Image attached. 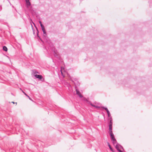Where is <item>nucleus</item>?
Wrapping results in <instances>:
<instances>
[{
	"mask_svg": "<svg viewBox=\"0 0 152 152\" xmlns=\"http://www.w3.org/2000/svg\"><path fill=\"white\" fill-rule=\"evenodd\" d=\"M26 4L27 5V7H28L29 6H31V3L29 1L28 2H26Z\"/></svg>",
	"mask_w": 152,
	"mask_h": 152,
	"instance_id": "f8f14e48",
	"label": "nucleus"
},
{
	"mask_svg": "<svg viewBox=\"0 0 152 152\" xmlns=\"http://www.w3.org/2000/svg\"><path fill=\"white\" fill-rule=\"evenodd\" d=\"M28 98H29V99L30 100H31V99H30V97H29Z\"/></svg>",
	"mask_w": 152,
	"mask_h": 152,
	"instance_id": "c85d7f7f",
	"label": "nucleus"
},
{
	"mask_svg": "<svg viewBox=\"0 0 152 152\" xmlns=\"http://www.w3.org/2000/svg\"><path fill=\"white\" fill-rule=\"evenodd\" d=\"M39 23H40V26L41 25V24H42L41 21H39Z\"/></svg>",
	"mask_w": 152,
	"mask_h": 152,
	"instance_id": "4be33fe9",
	"label": "nucleus"
},
{
	"mask_svg": "<svg viewBox=\"0 0 152 152\" xmlns=\"http://www.w3.org/2000/svg\"><path fill=\"white\" fill-rule=\"evenodd\" d=\"M38 30H37V35H38Z\"/></svg>",
	"mask_w": 152,
	"mask_h": 152,
	"instance_id": "393cba45",
	"label": "nucleus"
},
{
	"mask_svg": "<svg viewBox=\"0 0 152 152\" xmlns=\"http://www.w3.org/2000/svg\"><path fill=\"white\" fill-rule=\"evenodd\" d=\"M28 98H29V99L30 100H31V99H30V97H29Z\"/></svg>",
	"mask_w": 152,
	"mask_h": 152,
	"instance_id": "c756f323",
	"label": "nucleus"
},
{
	"mask_svg": "<svg viewBox=\"0 0 152 152\" xmlns=\"http://www.w3.org/2000/svg\"><path fill=\"white\" fill-rule=\"evenodd\" d=\"M107 144H108V146L110 149V150L113 152V148H112V147H111V145H110V144L109 143V142H107Z\"/></svg>",
	"mask_w": 152,
	"mask_h": 152,
	"instance_id": "9b49d317",
	"label": "nucleus"
},
{
	"mask_svg": "<svg viewBox=\"0 0 152 152\" xmlns=\"http://www.w3.org/2000/svg\"><path fill=\"white\" fill-rule=\"evenodd\" d=\"M43 36L44 38H46L47 36L46 33V35H45V34H43Z\"/></svg>",
	"mask_w": 152,
	"mask_h": 152,
	"instance_id": "6ab92c4d",
	"label": "nucleus"
},
{
	"mask_svg": "<svg viewBox=\"0 0 152 152\" xmlns=\"http://www.w3.org/2000/svg\"><path fill=\"white\" fill-rule=\"evenodd\" d=\"M42 30L43 32V34H45V35H46V31L45 29V28H44L43 29H42Z\"/></svg>",
	"mask_w": 152,
	"mask_h": 152,
	"instance_id": "2eb2a0df",
	"label": "nucleus"
},
{
	"mask_svg": "<svg viewBox=\"0 0 152 152\" xmlns=\"http://www.w3.org/2000/svg\"><path fill=\"white\" fill-rule=\"evenodd\" d=\"M115 148L119 152H123L120 149V148H121L123 149V147L121 145H116L115 146Z\"/></svg>",
	"mask_w": 152,
	"mask_h": 152,
	"instance_id": "7ed1b4c3",
	"label": "nucleus"
},
{
	"mask_svg": "<svg viewBox=\"0 0 152 152\" xmlns=\"http://www.w3.org/2000/svg\"><path fill=\"white\" fill-rule=\"evenodd\" d=\"M27 96L28 98H29V97L27 95V96Z\"/></svg>",
	"mask_w": 152,
	"mask_h": 152,
	"instance_id": "a878e982",
	"label": "nucleus"
},
{
	"mask_svg": "<svg viewBox=\"0 0 152 152\" xmlns=\"http://www.w3.org/2000/svg\"><path fill=\"white\" fill-rule=\"evenodd\" d=\"M112 125L113 122L110 121L109 124V132L112 131Z\"/></svg>",
	"mask_w": 152,
	"mask_h": 152,
	"instance_id": "20e7f679",
	"label": "nucleus"
},
{
	"mask_svg": "<svg viewBox=\"0 0 152 152\" xmlns=\"http://www.w3.org/2000/svg\"><path fill=\"white\" fill-rule=\"evenodd\" d=\"M12 103H13V104H14L15 103V102H12Z\"/></svg>",
	"mask_w": 152,
	"mask_h": 152,
	"instance_id": "cd10ccee",
	"label": "nucleus"
},
{
	"mask_svg": "<svg viewBox=\"0 0 152 152\" xmlns=\"http://www.w3.org/2000/svg\"><path fill=\"white\" fill-rule=\"evenodd\" d=\"M40 26L41 27L42 29H43L45 28L44 26L42 24H41V25Z\"/></svg>",
	"mask_w": 152,
	"mask_h": 152,
	"instance_id": "dca6fc26",
	"label": "nucleus"
},
{
	"mask_svg": "<svg viewBox=\"0 0 152 152\" xmlns=\"http://www.w3.org/2000/svg\"><path fill=\"white\" fill-rule=\"evenodd\" d=\"M109 134L111 140H115V138L113 134V131L109 132Z\"/></svg>",
	"mask_w": 152,
	"mask_h": 152,
	"instance_id": "f03ea898",
	"label": "nucleus"
},
{
	"mask_svg": "<svg viewBox=\"0 0 152 152\" xmlns=\"http://www.w3.org/2000/svg\"><path fill=\"white\" fill-rule=\"evenodd\" d=\"M29 19L30 20V21H31L32 22V20L31 18H29Z\"/></svg>",
	"mask_w": 152,
	"mask_h": 152,
	"instance_id": "5701e85b",
	"label": "nucleus"
},
{
	"mask_svg": "<svg viewBox=\"0 0 152 152\" xmlns=\"http://www.w3.org/2000/svg\"><path fill=\"white\" fill-rule=\"evenodd\" d=\"M27 96L28 98H29V97L27 95V96Z\"/></svg>",
	"mask_w": 152,
	"mask_h": 152,
	"instance_id": "bb28decb",
	"label": "nucleus"
},
{
	"mask_svg": "<svg viewBox=\"0 0 152 152\" xmlns=\"http://www.w3.org/2000/svg\"><path fill=\"white\" fill-rule=\"evenodd\" d=\"M75 81H73V82L74 83L75 86H78L79 85L80 83H78V81L76 80V79H75Z\"/></svg>",
	"mask_w": 152,
	"mask_h": 152,
	"instance_id": "0eeeda50",
	"label": "nucleus"
},
{
	"mask_svg": "<svg viewBox=\"0 0 152 152\" xmlns=\"http://www.w3.org/2000/svg\"><path fill=\"white\" fill-rule=\"evenodd\" d=\"M91 106L92 107H94L95 108H100V107L97 106L96 105H94L93 104H91Z\"/></svg>",
	"mask_w": 152,
	"mask_h": 152,
	"instance_id": "ddd939ff",
	"label": "nucleus"
},
{
	"mask_svg": "<svg viewBox=\"0 0 152 152\" xmlns=\"http://www.w3.org/2000/svg\"><path fill=\"white\" fill-rule=\"evenodd\" d=\"M49 42L50 43V41H48V43H49ZM49 46L50 47H48V49H51L52 51H53L54 56H55L57 58H58V56L57 55V53H56V51L55 50L54 48L53 47V45L52 44L50 43L49 44Z\"/></svg>",
	"mask_w": 152,
	"mask_h": 152,
	"instance_id": "f257e3e1",
	"label": "nucleus"
},
{
	"mask_svg": "<svg viewBox=\"0 0 152 152\" xmlns=\"http://www.w3.org/2000/svg\"><path fill=\"white\" fill-rule=\"evenodd\" d=\"M3 49L4 50L7 51V48L6 47L4 46L3 47Z\"/></svg>",
	"mask_w": 152,
	"mask_h": 152,
	"instance_id": "4468645a",
	"label": "nucleus"
},
{
	"mask_svg": "<svg viewBox=\"0 0 152 152\" xmlns=\"http://www.w3.org/2000/svg\"><path fill=\"white\" fill-rule=\"evenodd\" d=\"M107 114V115H108V117H111V115H110V113H109Z\"/></svg>",
	"mask_w": 152,
	"mask_h": 152,
	"instance_id": "aec40b11",
	"label": "nucleus"
},
{
	"mask_svg": "<svg viewBox=\"0 0 152 152\" xmlns=\"http://www.w3.org/2000/svg\"><path fill=\"white\" fill-rule=\"evenodd\" d=\"M112 142L113 144V145H115H115H118V143H117L116 139H115V141H113V140H112Z\"/></svg>",
	"mask_w": 152,
	"mask_h": 152,
	"instance_id": "1a4fd4ad",
	"label": "nucleus"
},
{
	"mask_svg": "<svg viewBox=\"0 0 152 152\" xmlns=\"http://www.w3.org/2000/svg\"><path fill=\"white\" fill-rule=\"evenodd\" d=\"M101 108H102L105 110L106 111L107 114H108L109 113H110V111H109V110L107 109V108L105 107H103V106L101 107Z\"/></svg>",
	"mask_w": 152,
	"mask_h": 152,
	"instance_id": "6e6552de",
	"label": "nucleus"
},
{
	"mask_svg": "<svg viewBox=\"0 0 152 152\" xmlns=\"http://www.w3.org/2000/svg\"><path fill=\"white\" fill-rule=\"evenodd\" d=\"M20 89L22 91V92H23V93L26 95V96H27V95L26 94V93L24 92L22 90H21V88H20Z\"/></svg>",
	"mask_w": 152,
	"mask_h": 152,
	"instance_id": "a211bd4d",
	"label": "nucleus"
},
{
	"mask_svg": "<svg viewBox=\"0 0 152 152\" xmlns=\"http://www.w3.org/2000/svg\"><path fill=\"white\" fill-rule=\"evenodd\" d=\"M61 74L62 75H63V73L61 70Z\"/></svg>",
	"mask_w": 152,
	"mask_h": 152,
	"instance_id": "412c9836",
	"label": "nucleus"
},
{
	"mask_svg": "<svg viewBox=\"0 0 152 152\" xmlns=\"http://www.w3.org/2000/svg\"><path fill=\"white\" fill-rule=\"evenodd\" d=\"M84 100L86 101L88 104H90L91 105V104H92L90 102L88 101L85 98H84Z\"/></svg>",
	"mask_w": 152,
	"mask_h": 152,
	"instance_id": "9d476101",
	"label": "nucleus"
},
{
	"mask_svg": "<svg viewBox=\"0 0 152 152\" xmlns=\"http://www.w3.org/2000/svg\"><path fill=\"white\" fill-rule=\"evenodd\" d=\"M25 0L26 1V2H27L29 1V0Z\"/></svg>",
	"mask_w": 152,
	"mask_h": 152,
	"instance_id": "b1692460",
	"label": "nucleus"
},
{
	"mask_svg": "<svg viewBox=\"0 0 152 152\" xmlns=\"http://www.w3.org/2000/svg\"><path fill=\"white\" fill-rule=\"evenodd\" d=\"M35 77L40 79H41L42 78V76L40 75H35Z\"/></svg>",
	"mask_w": 152,
	"mask_h": 152,
	"instance_id": "423d86ee",
	"label": "nucleus"
},
{
	"mask_svg": "<svg viewBox=\"0 0 152 152\" xmlns=\"http://www.w3.org/2000/svg\"><path fill=\"white\" fill-rule=\"evenodd\" d=\"M110 121H111V122H112V117L111 116L109 117Z\"/></svg>",
	"mask_w": 152,
	"mask_h": 152,
	"instance_id": "f3484780",
	"label": "nucleus"
},
{
	"mask_svg": "<svg viewBox=\"0 0 152 152\" xmlns=\"http://www.w3.org/2000/svg\"><path fill=\"white\" fill-rule=\"evenodd\" d=\"M76 94L78 95L80 97L82 98L83 97V96L80 94V92L77 89H76Z\"/></svg>",
	"mask_w": 152,
	"mask_h": 152,
	"instance_id": "39448f33",
	"label": "nucleus"
}]
</instances>
